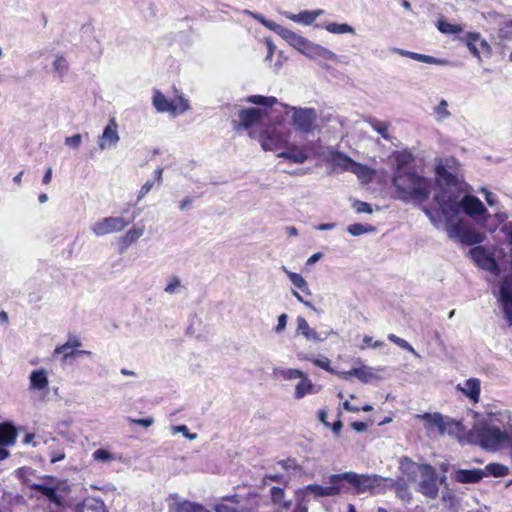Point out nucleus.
<instances>
[{
	"mask_svg": "<svg viewBox=\"0 0 512 512\" xmlns=\"http://www.w3.org/2000/svg\"><path fill=\"white\" fill-rule=\"evenodd\" d=\"M393 52L397 53L401 56L413 59L418 62L426 63V64L439 65V66H444V65L448 64V61L445 59L435 58L430 55L411 52V51L403 50L400 48H394Z\"/></svg>",
	"mask_w": 512,
	"mask_h": 512,
	"instance_id": "obj_21",
	"label": "nucleus"
},
{
	"mask_svg": "<svg viewBox=\"0 0 512 512\" xmlns=\"http://www.w3.org/2000/svg\"><path fill=\"white\" fill-rule=\"evenodd\" d=\"M354 376L363 383L380 379V377L374 372V369L366 365L354 368Z\"/></svg>",
	"mask_w": 512,
	"mask_h": 512,
	"instance_id": "obj_36",
	"label": "nucleus"
},
{
	"mask_svg": "<svg viewBox=\"0 0 512 512\" xmlns=\"http://www.w3.org/2000/svg\"><path fill=\"white\" fill-rule=\"evenodd\" d=\"M394 486L387 488V490L396 489V494L403 502L408 503L412 499L411 491L403 484L394 480Z\"/></svg>",
	"mask_w": 512,
	"mask_h": 512,
	"instance_id": "obj_46",
	"label": "nucleus"
},
{
	"mask_svg": "<svg viewBox=\"0 0 512 512\" xmlns=\"http://www.w3.org/2000/svg\"><path fill=\"white\" fill-rule=\"evenodd\" d=\"M445 220V231L452 240H457L468 245L481 243L484 236L469 227L464 221L455 217H443Z\"/></svg>",
	"mask_w": 512,
	"mask_h": 512,
	"instance_id": "obj_9",
	"label": "nucleus"
},
{
	"mask_svg": "<svg viewBox=\"0 0 512 512\" xmlns=\"http://www.w3.org/2000/svg\"><path fill=\"white\" fill-rule=\"evenodd\" d=\"M485 476V471L481 469H459L455 472L454 479L459 483H477Z\"/></svg>",
	"mask_w": 512,
	"mask_h": 512,
	"instance_id": "obj_24",
	"label": "nucleus"
},
{
	"mask_svg": "<svg viewBox=\"0 0 512 512\" xmlns=\"http://www.w3.org/2000/svg\"><path fill=\"white\" fill-rule=\"evenodd\" d=\"M456 389L464 394L473 403H478L480 399L481 382L478 378H469L463 383H459Z\"/></svg>",
	"mask_w": 512,
	"mask_h": 512,
	"instance_id": "obj_17",
	"label": "nucleus"
},
{
	"mask_svg": "<svg viewBox=\"0 0 512 512\" xmlns=\"http://www.w3.org/2000/svg\"><path fill=\"white\" fill-rule=\"evenodd\" d=\"M282 270L288 276L291 283L299 290H301L306 295H311V291L309 289L308 283L306 280L298 273L289 271L285 266L282 267Z\"/></svg>",
	"mask_w": 512,
	"mask_h": 512,
	"instance_id": "obj_33",
	"label": "nucleus"
},
{
	"mask_svg": "<svg viewBox=\"0 0 512 512\" xmlns=\"http://www.w3.org/2000/svg\"><path fill=\"white\" fill-rule=\"evenodd\" d=\"M327 160L331 164L333 171L336 173L344 171L351 172L352 166L355 163L352 158L339 151L331 152Z\"/></svg>",
	"mask_w": 512,
	"mask_h": 512,
	"instance_id": "obj_15",
	"label": "nucleus"
},
{
	"mask_svg": "<svg viewBox=\"0 0 512 512\" xmlns=\"http://www.w3.org/2000/svg\"><path fill=\"white\" fill-rule=\"evenodd\" d=\"M323 13H324L323 10L317 9V10L301 11L298 14H294V13L285 11V12H283V15L287 19H289V20H291L293 22L300 23V24L308 26V25H311L317 19V17H319Z\"/></svg>",
	"mask_w": 512,
	"mask_h": 512,
	"instance_id": "obj_20",
	"label": "nucleus"
},
{
	"mask_svg": "<svg viewBox=\"0 0 512 512\" xmlns=\"http://www.w3.org/2000/svg\"><path fill=\"white\" fill-rule=\"evenodd\" d=\"M436 470L425 464L417 484V491L429 499H435L439 493Z\"/></svg>",
	"mask_w": 512,
	"mask_h": 512,
	"instance_id": "obj_11",
	"label": "nucleus"
},
{
	"mask_svg": "<svg viewBox=\"0 0 512 512\" xmlns=\"http://www.w3.org/2000/svg\"><path fill=\"white\" fill-rule=\"evenodd\" d=\"M249 16L256 19L263 26L268 28L269 30L275 32L279 35L283 40H285L290 46L296 49L299 53L305 55L307 58L311 60H317L319 58L331 60L334 62H340V58L333 51L328 48L314 43L307 38L295 33L294 31L283 27L273 21L265 19L262 14L254 13L251 11H245Z\"/></svg>",
	"mask_w": 512,
	"mask_h": 512,
	"instance_id": "obj_2",
	"label": "nucleus"
},
{
	"mask_svg": "<svg viewBox=\"0 0 512 512\" xmlns=\"http://www.w3.org/2000/svg\"><path fill=\"white\" fill-rule=\"evenodd\" d=\"M469 255L480 268L490 271L496 276L499 274V268L492 253L484 247L476 246L470 249Z\"/></svg>",
	"mask_w": 512,
	"mask_h": 512,
	"instance_id": "obj_13",
	"label": "nucleus"
},
{
	"mask_svg": "<svg viewBox=\"0 0 512 512\" xmlns=\"http://www.w3.org/2000/svg\"><path fill=\"white\" fill-rule=\"evenodd\" d=\"M351 172L355 174L358 180L363 184L371 182L375 176V171L373 169L357 162L352 166Z\"/></svg>",
	"mask_w": 512,
	"mask_h": 512,
	"instance_id": "obj_31",
	"label": "nucleus"
},
{
	"mask_svg": "<svg viewBox=\"0 0 512 512\" xmlns=\"http://www.w3.org/2000/svg\"><path fill=\"white\" fill-rule=\"evenodd\" d=\"M505 318L510 326H512V285L506 279L502 282L500 287L499 298Z\"/></svg>",
	"mask_w": 512,
	"mask_h": 512,
	"instance_id": "obj_16",
	"label": "nucleus"
},
{
	"mask_svg": "<svg viewBox=\"0 0 512 512\" xmlns=\"http://www.w3.org/2000/svg\"><path fill=\"white\" fill-rule=\"evenodd\" d=\"M434 113L437 122H443L450 118L451 113L448 109V102L445 99H441L439 104L434 107Z\"/></svg>",
	"mask_w": 512,
	"mask_h": 512,
	"instance_id": "obj_43",
	"label": "nucleus"
},
{
	"mask_svg": "<svg viewBox=\"0 0 512 512\" xmlns=\"http://www.w3.org/2000/svg\"><path fill=\"white\" fill-rule=\"evenodd\" d=\"M369 124L371 127L379 133L384 139L390 140L391 136L389 133L390 124L388 122H381L377 119H370Z\"/></svg>",
	"mask_w": 512,
	"mask_h": 512,
	"instance_id": "obj_44",
	"label": "nucleus"
},
{
	"mask_svg": "<svg viewBox=\"0 0 512 512\" xmlns=\"http://www.w3.org/2000/svg\"><path fill=\"white\" fill-rule=\"evenodd\" d=\"M49 379L48 372L44 368L33 370L29 375V389L30 390H45L48 388Z\"/></svg>",
	"mask_w": 512,
	"mask_h": 512,
	"instance_id": "obj_23",
	"label": "nucleus"
},
{
	"mask_svg": "<svg viewBox=\"0 0 512 512\" xmlns=\"http://www.w3.org/2000/svg\"><path fill=\"white\" fill-rule=\"evenodd\" d=\"M180 508L182 509V512H209V510L202 505L189 501H183Z\"/></svg>",
	"mask_w": 512,
	"mask_h": 512,
	"instance_id": "obj_52",
	"label": "nucleus"
},
{
	"mask_svg": "<svg viewBox=\"0 0 512 512\" xmlns=\"http://www.w3.org/2000/svg\"><path fill=\"white\" fill-rule=\"evenodd\" d=\"M388 339L401 347L402 349H405L412 353L414 356L419 357V354L415 351V349L404 339L396 336L395 334H389Z\"/></svg>",
	"mask_w": 512,
	"mask_h": 512,
	"instance_id": "obj_49",
	"label": "nucleus"
},
{
	"mask_svg": "<svg viewBox=\"0 0 512 512\" xmlns=\"http://www.w3.org/2000/svg\"><path fill=\"white\" fill-rule=\"evenodd\" d=\"M182 288L181 280L178 277H172L169 279L164 291L169 295L176 294Z\"/></svg>",
	"mask_w": 512,
	"mask_h": 512,
	"instance_id": "obj_51",
	"label": "nucleus"
},
{
	"mask_svg": "<svg viewBox=\"0 0 512 512\" xmlns=\"http://www.w3.org/2000/svg\"><path fill=\"white\" fill-rule=\"evenodd\" d=\"M17 438L15 427L9 423L0 424V446L14 445Z\"/></svg>",
	"mask_w": 512,
	"mask_h": 512,
	"instance_id": "obj_29",
	"label": "nucleus"
},
{
	"mask_svg": "<svg viewBox=\"0 0 512 512\" xmlns=\"http://www.w3.org/2000/svg\"><path fill=\"white\" fill-rule=\"evenodd\" d=\"M423 212L425 213V215L429 218L430 222L432 223V225L436 228H440L441 226V221L437 218L436 214L437 212L430 209V208H427V207H423Z\"/></svg>",
	"mask_w": 512,
	"mask_h": 512,
	"instance_id": "obj_57",
	"label": "nucleus"
},
{
	"mask_svg": "<svg viewBox=\"0 0 512 512\" xmlns=\"http://www.w3.org/2000/svg\"><path fill=\"white\" fill-rule=\"evenodd\" d=\"M483 471H485L486 475H492L495 477H503L508 474L509 469L505 465L498 464V463H491V464H488Z\"/></svg>",
	"mask_w": 512,
	"mask_h": 512,
	"instance_id": "obj_45",
	"label": "nucleus"
},
{
	"mask_svg": "<svg viewBox=\"0 0 512 512\" xmlns=\"http://www.w3.org/2000/svg\"><path fill=\"white\" fill-rule=\"evenodd\" d=\"M53 67L58 73L59 77H63L69 69L67 60L61 55H56L53 61Z\"/></svg>",
	"mask_w": 512,
	"mask_h": 512,
	"instance_id": "obj_48",
	"label": "nucleus"
},
{
	"mask_svg": "<svg viewBox=\"0 0 512 512\" xmlns=\"http://www.w3.org/2000/svg\"><path fill=\"white\" fill-rule=\"evenodd\" d=\"M353 208L355 209V211L357 213H372L373 210H372V207L370 204L366 203V202H363V201H359V200H356L354 203H353Z\"/></svg>",
	"mask_w": 512,
	"mask_h": 512,
	"instance_id": "obj_56",
	"label": "nucleus"
},
{
	"mask_svg": "<svg viewBox=\"0 0 512 512\" xmlns=\"http://www.w3.org/2000/svg\"><path fill=\"white\" fill-rule=\"evenodd\" d=\"M93 460L102 463H109L116 460V456L106 449H97L92 454Z\"/></svg>",
	"mask_w": 512,
	"mask_h": 512,
	"instance_id": "obj_47",
	"label": "nucleus"
},
{
	"mask_svg": "<svg viewBox=\"0 0 512 512\" xmlns=\"http://www.w3.org/2000/svg\"><path fill=\"white\" fill-rule=\"evenodd\" d=\"M323 254L321 252H317L313 255H311L308 259H307V262L306 264L308 266H311L313 264H315L318 260H320L322 258Z\"/></svg>",
	"mask_w": 512,
	"mask_h": 512,
	"instance_id": "obj_64",
	"label": "nucleus"
},
{
	"mask_svg": "<svg viewBox=\"0 0 512 512\" xmlns=\"http://www.w3.org/2000/svg\"><path fill=\"white\" fill-rule=\"evenodd\" d=\"M183 501L180 500L177 494L170 495L168 498V508L169 512H182L180 508Z\"/></svg>",
	"mask_w": 512,
	"mask_h": 512,
	"instance_id": "obj_53",
	"label": "nucleus"
},
{
	"mask_svg": "<svg viewBox=\"0 0 512 512\" xmlns=\"http://www.w3.org/2000/svg\"><path fill=\"white\" fill-rule=\"evenodd\" d=\"M425 464H418L409 458H401L399 461V470L403 476L410 481H415L417 475L422 473Z\"/></svg>",
	"mask_w": 512,
	"mask_h": 512,
	"instance_id": "obj_22",
	"label": "nucleus"
},
{
	"mask_svg": "<svg viewBox=\"0 0 512 512\" xmlns=\"http://www.w3.org/2000/svg\"><path fill=\"white\" fill-rule=\"evenodd\" d=\"M82 143V136L80 134H75L70 137L65 138V144L72 148V149H78Z\"/></svg>",
	"mask_w": 512,
	"mask_h": 512,
	"instance_id": "obj_55",
	"label": "nucleus"
},
{
	"mask_svg": "<svg viewBox=\"0 0 512 512\" xmlns=\"http://www.w3.org/2000/svg\"><path fill=\"white\" fill-rule=\"evenodd\" d=\"M347 231L352 236H360L362 234L375 232L376 228L370 224H351L347 227Z\"/></svg>",
	"mask_w": 512,
	"mask_h": 512,
	"instance_id": "obj_41",
	"label": "nucleus"
},
{
	"mask_svg": "<svg viewBox=\"0 0 512 512\" xmlns=\"http://www.w3.org/2000/svg\"><path fill=\"white\" fill-rule=\"evenodd\" d=\"M290 131H282L274 125L267 126L256 136L265 151H278V157L293 163L302 164L310 157L311 145L308 142H290Z\"/></svg>",
	"mask_w": 512,
	"mask_h": 512,
	"instance_id": "obj_1",
	"label": "nucleus"
},
{
	"mask_svg": "<svg viewBox=\"0 0 512 512\" xmlns=\"http://www.w3.org/2000/svg\"><path fill=\"white\" fill-rule=\"evenodd\" d=\"M246 101L251 104L258 105L257 108H247L239 112V120L242 126L246 129H250V136L256 137L254 126L262 122V120L268 115V108L273 107L278 103L275 97H266L261 95L249 96Z\"/></svg>",
	"mask_w": 512,
	"mask_h": 512,
	"instance_id": "obj_7",
	"label": "nucleus"
},
{
	"mask_svg": "<svg viewBox=\"0 0 512 512\" xmlns=\"http://www.w3.org/2000/svg\"><path fill=\"white\" fill-rule=\"evenodd\" d=\"M297 333L303 335L309 341H320L317 331L311 328L306 319L301 316L297 318Z\"/></svg>",
	"mask_w": 512,
	"mask_h": 512,
	"instance_id": "obj_30",
	"label": "nucleus"
},
{
	"mask_svg": "<svg viewBox=\"0 0 512 512\" xmlns=\"http://www.w3.org/2000/svg\"><path fill=\"white\" fill-rule=\"evenodd\" d=\"M271 496H272V500L275 503H280V501L282 500V498L284 496V491L279 487H272Z\"/></svg>",
	"mask_w": 512,
	"mask_h": 512,
	"instance_id": "obj_61",
	"label": "nucleus"
},
{
	"mask_svg": "<svg viewBox=\"0 0 512 512\" xmlns=\"http://www.w3.org/2000/svg\"><path fill=\"white\" fill-rule=\"evenodd\" d=\"M127 226L122 217H106L97 221L92 227V232L100 237L111 233L122 231Z\"/></svg>",
	"mask_w": 512,
	"mask_h": 512,
	"instance_id": "obj_14",
	"label": "nucleus"
},
{
	"mask_svg": "<svg viewBox=\"0 0 512 512\" xmlns=\"http://www.w3.org/2000/svg\"><path fill=\"white\" fill-rule=\"evenodd\" d=\"M325 30L332 34H355V29L347 23L331 22L324 26Z\"/></svg>",
	"mask_w": 512,
	"mask_h": 512,
	"instance_id": "obj_37",
	"label": "nucleus"
},
{
	"mask_svg": "<svg viewBox=\"0 0 512 512\" xmlns=\"http://www.w3.org/2000/svg\"><path fill=\"white\" fill-rule=\"evenodd\" d=\"M128 421L140 426H143L144 428H148L153 425L154 419L151 417L144 418V419H134V418H128Z\"/></svg>",
	"mask_w": 512,
	"mask_h": 512,
	"instance_id": "obj_59",
	"label": "nucleus"
},
{
	"mask_svg": "<svg viewBox=\"0 0 512 512\" xmlns=\"http://www.w3.org/2000/svg\"><path fill=\"white\" fill-rule=\"evenodd\" d=\"M438 192H466L467 184L461 179L459 162L453 157L440 158L435 164Z\"/></svg>",
	"mask_w": 512,
	"mask_h": 512,
	"instance_id": "obj_5",
	"label": "nucleus"
},
{
	"mask_svg": "<svg viewBox=\"0 0 512 512\" xmlns=\"http://www.w3.org/2000/svg\"><path fill=\"white\" fill-rule=\"evenodd\" d=\"M297 381L294 392L295 399L300 400L314 392V385L305 373Z\"/></svg>",
	"mask_w": 512,
	"mask_h": 512,
	"instance_id": "obj_28",
	"label": "nucleus"
},
{
	"mask_svg": "<svg viewBox=\"0 0 512 512\" xmlns=\"http://www.w3.org/2000/svg\"><path fill=\"white\" fill-rule=\"evenodd\" d=\"M287 319H288V317L286 314H281L278 317V324L275 327L276 333H281L282 331H284V329L286 328V325H287Z\"/></svg>",
	"mask_w": 512,
	"mask_h": 512,
	"instance_id": "obj_62",
	"label": "nucleus"
},
{
	"mask_svg": "<svg viewBox=\"0 0 512 512\" xmlns=\"http://www.w3.org/2000/svg\"><path fill=\"white\" fill-rule=\"evenodd\" d=\"M153 185H154L153 181H147L143 184V186L141 187V189L139 191V194L137 197V202L141 201L151 191V189L153 188Z\"/></svg>",
	"mask_w": 512,
	"mask_h": 512,
	"instance_id": "obj_58",
	"label": "nucleus"
},
{
	"mask_svg": "<svg viewBox=\"0 0 512 512\" xmlns=\"http://www.w3.org/2000/svg\"><path fill=\"white\" fill-rule=\"evenodd\" d=\"M104 503L100 499L88 497L77 507V512H104Z\"/></svg>",
	"mask_w": 512,
	"mask_h": 512,
	"instance_id": "obj_32",
	"label": "nucleus"
},
{
	"mask_svg": "<svg viewBox=\"0 0 512 512\" xmlns=\"http://www.w3.org/2000/svg\"><path fill=\"white\" fill-rule=\"evenodd\" d=\"M172 433H182L183 436L189 440H195L197 438L196 433H190L186 425H178L172 427Z\"/></svg>",
	"mask_w": 512,
	"mask_h": 512,
	"instance_id": "obj_54",
	"label": "nucleus"
},
{
	"mask_svg": "<svg viewBox=\"0 0 512 512\" xmlns=\"http://www.w3.org/2000/svg\"><path fill=\"white\" fill-rule=\"evenodd\" d=\"M449 435L457 438L459 441L467 439L468 432L460 421L451 418H445L444 425L441 428L440 435Z\"/></svg>",
	"mask_w": 512,
	"mask_h": 512,
	"instance_id": "obj_18",
	"label": "nucleus"
},
{
	"mask_svg": "<svg viewBox=\"0 0 512 512\" xmlns=\"http://www.w3.org/2000/svg\"><path fill=\"white\" fill-rule=\"evenodd\" d=\"M391 160L395 170L394 174L406 173L407 171H404V168L412 162L413 156L407 151H397L392 155Z\"/></svg>",
	"mask_w": 512,
	"mask_h": 512,
	"instance_id": "obj_25",
	"label": "nucleus"
},
{
	"mask_svg": "<svg viewBox=\"0 0 512 512\" xmlns=\"http://www.w3.org/2000/svg\"><path fill=\"white\" fill-rule=\"evenodd\" d=\"M215 511L216 512H241V511L237 510L236 508L228 506V505L223 504V503L217 504L215 506Z\"/></svg>",
	"mask_w": 512,
	"mask_h": 512,
	"instance_id": "obj_63",
	"label": "nucleus"
},
{
	"mask_svg": "<svg viewBox=\"0 0 512 512\" xmlns=\"http://www.w3.org/2000/svg\"><path fill=\"white\" fill-rule=\"evenodd\" d=\"M82 345L80 340L76 337H71L68 339L66 343L61 346H58L54 350V355L62 354L63 360H67L70 357L76 355V350Z\"/></svg>",
	"mask_w": 512,
	"mask_h": 512,
	"instance_id": "obj_26",
	"label": "nucleus"
},
{
	"mask_svg": "<svg viewBox=\"0 0 512 512\" xmlns=\"http://www.w3.org/2000/svg\"><path fill=\"white\" fill-rule=\"evenodd\" d=\"M171 105L170 113L172 115L182 114L190 109L189 102L183 95H177L171 100Z\"/></svg>",
	"mask_w": 512,
	"mask_h": 512,
	"instance_id": "obj_38",
	"label": "nucleus"
},
{
	"mask_svg": "<svg viewBox=\"0 0 512 512\" xmlns=\"http://www.w3.org/2000/svg\"><path fill=\"white\" fill-rule=\"evenodd\" d=\"M144 231H145L144 226H142V227H132L122 237L123 244L127 247V246H130L131 244L137 242L138 239L143 236Z\"/></svg>",
	"mask_w": 512,
	"mask_h": 512,
	"instance_id": "obj_40",
	"label": "nucleus"
},
{
	"mask_svg": "<svg viewBox=\"0 0 512 512\" xmlns=\"http://www.w3.org/2000/svg\"><path fill=\"white\" fill-rule=\"evenodd\" d=\"M273 373L278 379L284 381H295L302 377L304 372L293 368H276Z\"/></svg>",
	"mask_w": 512,
	"mask_h": 512,
	"instance_id": "obj_35",
	"label": "nucleus"
},
{
	"mask_svg": "<svg viewBox=\"0 0 512 512\" xmlns=\"http://www.w3.org/2000/svg\"><path fill=\"white\" fill-rule=\"evenodd\" d=\"M437 28L445 34H456L462 31L460 26L450 24L446 21H438Z\"/></svg>",
	"mask_w": 512,
	"mask_h": 512,
	"instance_id": "obj_50",
	"label": "nucleus"
},
{
	"mask_svg": "<svg viewBox=\"0 0 512 512\" xmlns=\"http://www.w3.org/2000/svg\"><path fill=\"white\" fill-rule=\"evenodd\" d=\"M481 192L484 194L485 200L490 206L497 204V197L485 188H481Z\"/></svg>",
	"mask_w": 512,
	"mask_h": 512,
	"instance_id": "obj_60",
	"label": "nucleus"
},
{
	"mask_svg": "<svg viewBox=\"0 0 512 512\" xmlns=\"http://www.w3.org/2000/svg\"><path fill=\"white\" fill-rule=\"evenodd\" d=\"M416 418L425 422V428L427 430L437 429L440 433L442 426L444 425L445 418L439 413H424L416 415Z\"/></svg>",
	"mask_w": 512,
	"mask_h": 512,
	"instance_id": "obj_27",
	"label": "nucleus"
},
{
	"mask_svg": "<svg viewBox=\"0 0 512 512\" xmlns=\"http://www.w3.org/2000/svg\"><path fill=\"white\" fill-rule=\"evenodd\" d=\"M392 182L399 199L407 202L413 201L422 204L429 198L432 191L431 179L419 175L415 171L396 173Z\"/></svg>",
	"mask_w": 512,
	"mask_h": 512,
	"instance_id": "obj_4",
	"label": "nucleus"
},
{
	"mask_svg": "<svg viewBox=\"0 0 512 512\" xmlns=\"http://www.w3.org/2000/svg\"><path fill=\"white\" fill-rule=\"evenodd\" d=\"M283 112L290 116V124L296 133L310 135L319 129L318 114L314 108L296 107L279 103Z\"/></svg>",
	"mask_w": 512,
	"mask_h": 512,
	"instance_id": "obj_8",
	"label": "nucleus"
},
{
	"mask_svg": "<svg viewBox=\"0 0 512 512\" xmlns=\"http://www.w3.org/2000/svg\"><path fill=\"white\" fill-rule=\"evenodd\" d=\"M328 486L310 484L304 487L306 495H312L314 498L334 497L347 492L348 488L342 484L341 474H331L328 476Z\"/></svg>",
	"mask_w": 512,
	"mask_h": 512,
	"instance_id": "obj_10",
	"label": "nucleus"
},
{
	"mask_svg": "<svg viewBox=\"0 0 512 512\" xmlns=\"http://www.w3.org/2000/svg\"><path fill=\"white\" fill-rule=\"evenodd\" d=\"M464 192L455 191L450 193L437 192L434 196L435 202L439 206L443 217H455L463 210L470 217L476 218L485 213L486 209L483 203L475 196L464 195Z\"/></svg>",
	"mask_w": 512,
	"mask_h": 512,
	"instance_id": "obj_3",
	"label": "nucleus"
},
{
	"mask_svg": "<svg viewBox=\"0 0 512 512\" xmlns=\"http://www.w3.org/2000/svg\"><path fill=\"white\" fill-rule=\"evenodd\" d=\"M32 489L39 491L41 494L46 496L51 502L56 503L57 505L61 504V498L56 494L54 488L46 486L44 484H33L30 486Z\"/></svg>",
	"mask_w": 512,
	"mask_h": 512,
	"instance_id": "obj_39",
	"label": "nucleus"
},
{
	"mask_svg": "<svg viewBox=\"0 0 512 512\" xmlns=\"http://www.w3.org/2000/svg\"><path fill=\"white\" fill-rule=\"evenodd\" d=\"M467 47L469 51L478 59H480L481 54H490L489 44L485 40L481 39L480 35L476 33L468 34Z\"/></svg>",
	"mask_w": 512,
	"mask_h": 512,
	"instance_id": "obj_19",
	"label": "nucleus"
},
{
	"mask_svg": "<svg viewBox=\"0 0 512 512\" xmlns=\"http://www.w3.org/2000/svg\"><path fill=\"white\" fill-rule=\"evenodd\" d=\"M120 141L119 126L115 118H111L104 127L103 132L97 138V146L100 151L114 149Z\"/></svg>",
	"mask_w": 512,
	"mask_h": 512,
	"instance_id": "obj_12",
	"label": "nucleus"
},
{
	"mask_svg": "<svg viewBox=\"0 0 512 512\" xmlns=\"http://www.w3.org/2000/svg\"><path fill=\"white\" fill-rule=\"evenodd\" d=\"M342 484L351 485L357 493H384L387 488L394 486V480L383 478L377 474H357L355 472L341 473Z\"/></svg>",
	"mask_w": 512,
	"mask_h": 512,
	"instance_id": "obj_6",
	"label": "nucleus"
},
{
	"mask_svg": "<svg viewBox=\"0 0 512 512\" xmlns=\"http://www.w3.org/2000/svg\"><path fill=\"white\" fill-rule=\"evenodd\" d=\"M297 357L299 360H308L311 361L314 365L317 367H320L328 372H333L332 368L330 367V360L327 357L322 358H312L309 357L303 353L297 354Z\"/></svg>",
	"mask_w": 512,
	"mask_h": 512,
	"instance_id": "obj_42",
	"label": "nucleus"
},
{
	"mask_svg": "<svg viewBox=\"0 0 512 512\" xmlns=\"http://www.w3.org/2000/svg\"><path fill=\"white\" fill-rule=\"evenodd\" d=\"M152 104L154 108L158 112H169L171 109V101L167 99V97L160 92L159 90H155L152 98Z\"/></svg>",
	"mask_w": 512,
	"mask_h": 512,
	"instance_id": "obj_34",
	"label": "nucleus"
}]
</instances>
